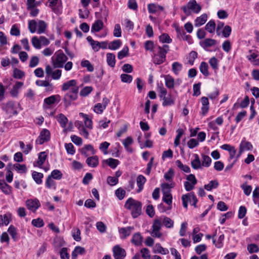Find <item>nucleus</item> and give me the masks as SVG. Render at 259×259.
<instances>
[{"mask_svg": "<svg viewBox=\"0 0 259 259\" xmlns=\"http://www.w3.org/2000/svg\"><path fill=\"white\" fill-rule=\"evenodd\" d=\"M107 64L113 67L115 65V56L112 53H107L106 55Z\"/></svg>", "mask_w": 259, "mask_h": 259, "instance_id": "obj_40", "label": "nucleus"}, {"mask_svg": "<svg viewBox=\"0 0 259 259\" xmlns=\"http://www.w3.org/2000/svg\"><path fill=\"white\" fill-rule=\"evenodd\" d=\"M165 79V85L169 89H172L174 87L175 80L174 78L169 75H164Z\"/></svg>", "mask_w": 259, "mask_h": 259, "instance_id": "obj_29", "label": "nucleus"}, {"mask_svg": "<svg viewBox=\"0 0 259 259\" xmlns=\"http://www.w3.org/2000/svg\"><path fill=\"white\" fill-rule=\"evenodd\" d=\"M81 153L87 157L90 154H95V151L91 145H87L81 149Z\"/></svg>", "mask_w": 259, "mask_h": 259, "instance_id": "obj_22", "label": "nucleus"}, {"mask_svg": "<svg viewBox=\"0 0 259 259\" xmlns=\"http://www.w3.org/2000/svg\"><path fill=\"white\" fill-rule=\"evenodd\" d=\"M128 48L127 46L124 47L122 50L119 51L117 54V58L118 59L121 60L124 57L128 55Z\"/></svg>", "mask_w": 259, "mask_h": 259, "instance_id": "obj_49", "label": "nucleus"}, {"mask_svg": "<svg viewBox=\"0 0 259 259\" xmlns=\"http://www.w3.org/2000/svg\"><path fill=\"white\" fill-rule=\"evenodd\" d=\"M216 44V40L211 38H206L202 42L203 47H210Z\"/></svg>", "mask_w": 259, "mask_h": 259, "instance_id": "obj_50", "label": "nucleus"}, {"mask_svg": "<svg viewBox=\"0 0 259 259\" xmlns=\"http://www.w3.org/2000/svg\"><path fill=\"white\" fill-rule=\"evenodd\" d=\"M51 177L56 180H60L62 177V174L60 170L55 169L51 172Z\"/></svg>", "mask_w": 259, "mask_h": 259, "instance_id": "obj_62", "label": "nucleus"}, {"mask_svg": "<svg viewBox=\"0 0 259 259\" xmlns=\"http://www.w3.org/2000/svg\"><path fill=\"white\" fill-rule=\"evenodd\" d=\"M0 188L3 192L7 195H9L11 193V187L6 183L3 184L1 183Z\"/></svg>", "mask_w": 259, "mask_h": 259, "instance_id": "obj_59", "label": "nucleus"}, {"mask_svg": "<svg viewBox=\"0 0 259 259\" xmlns=\"http://www.w3.org/2000/svg\"><path fill=\"white\" fill-rule=\"evenodd\" d=\"M148 10L150 13L154 14L162 11L163 8L162 6L154 4H150L148 5Z\"/></svg>", "mask_w": 259, "mask_h": 259, "instance_id": "obj_21", "label": "nucleus"}, {"mask_svg": "<svg viewBox=\"0 0 259 259\" xmlns=\"http://www.w3.org/2000/svg\"><path fill=\"white\" fill-rule=\"evenodd\" d=\"M141 254L143 259H150V251L146 248H143L141 249Z\"/></svg>", "mask_w": 259, "mask_h": 259, "instance_id": "obj_63", "label": "nucleus"}, {"mask_svg": "<svg viewBox=\"0 0 259 259\" xmlns=\"http://www.w3.org/2000/svg\"><path fill=\"white\" fill-rule=\"evenodd\" d=\"M174 171L172 169L170 168L167 172L165 173L164 178L166 181H169V182H173L172 178L174 176Z\"/></svg>", "mask_w": 259, "mask_h": 259, "instance_id": "obj_57", "label": "nucleus"}, {"mask_svg": "<svg viewBox=\"0 0 259 259\" xmlns=\"http://www.w3.org/2000/svg\"><path fill=\"white\" fill-rule=\"evenodd\" d=\"M186 181L184 182V187L187 191H190L194 188L195 185L197 183V180L195 176L190 174L186 177Z\"/></svg>", "mask_w": 259, "mask_h": 259, "instance_id": "obj_9", "label": "nucleus"}, {"mask_svg": "<svg viewBox=\"0 0 259 259\" xmlns=\"http://www.w3.org/2000/svg\"><path fill=\"white\" fill-rule=\"evenodd\" d=\"M168 50L169 47L166 45L162 47L158 46L156 48L153 56L154 63L159 65L163 63L165 60L166 54Z\"/></svg>", "mask_w": 259, "mask_h": 259, "instance_id": "obj_2", "label": "nucleus"}, {"mask_svg": "<svg viewBox=\"0 0 259 259\" xmlns=\"http://www.w3.org/2000/svg\"><path fill=\"white\" fill-rule=\"evenodd\" d=\"M25 205L29 210L35 212L40 206V203L37 199L34 198L27 200Z\"/></svg>", "mask_w": 259, "mask_h": 259, "instance_id": "obj_13", "label": "nucleus"}, {"mask_svg": "<svg viewBox=\"0 0 259 259\" xmlns=\"http://www.w3.org/2000/svg\"><path fill=\"white\" fill-rule=\"evenodd\" d=\"M194 159L191 161V166L195 169H200L202 167V164L198 154L193 155Z\"/></svg>", "mask_w": 259, "mask_h": 259, "instance_id": "obj_19", "label": "nucleus"}, {"mask_svg": "<svg viewBox=\"0 0 259 259\" xmlns=\"http://www.w3.org/2000/svg\"><path fill=\"white\" fill-rule=\"evenodd\" d=\"M248 60L254 65H259V55L252 53L247 57Z\"/></svg>", "mask_w": 259, "mask_h": 259, "instance_id": "obj_39", "label": "nucleus"}, {"mask_svg": "<svg viewBox=\"0 0 259 259\" xmlns=\"http://www.w3.org/2000/svg\"><path fill=\"white\" fill-rule=\"evenodd\" d=\"M184 13L187 16L190 15L191 13L198 14L201 10V6L197 4L195 0H191L182 8Z\"/></svg>", "mask_w": 259, "mask_h": 259, "instance_id": "obj_4", "label": "nucleus"}, {"mask_svg": "<svg viewBox=\"0 0 259 259\" xmlns=\"http://www.w3.org/2000/svg\"><path fill=\"white\" fill-rule=\"evenodd\" d=\"M3 109L10 116L16 115L18 114V110L19 108V104L13 101H9L2 104Z\"/></svg>", "mask_w": 259, "mask_h": 259, "instance_id": "obj_5", "label": "nucleus"}, {"mask_svg": "<svg viewBox=\"0 0 259 259\" xmlns=\"http://www.w3.org/2000/svg\"><path fill=\"white\" fill-rule=\"evenodd\" d=\"M81 66L82 67L87 68V70L90 72L94 71V67L88 60L82 61L81 62Z\"/></svg>", "mask_w": 259, "mask_h": 259, "instance_id": "obj_60", "label": "nucleus"}, {"mask_svg": "<svg viewBox=\"0 0 259 259\" xmlns=\"http://www.w3.org/2000/svg\"><path fill=\"white\" fill-rule=\"evenodd\" d=\"M207 19V16L206 14L201 15L200 17H197L195 20V26L199 27L204 24Z\"/></svg>", "mask_w": 259, "mask_h": 259, "instance_id": "obj_28", "label": "nucleus"}, {"mask_svg": "<svg viewBox=\"0 0 259 259\" xmlns=\"http://www.w3.org/2000/svg\"><path fill=\"white\" fill-rule=\"evenodd\" d=\"M31 42L33 46L36 49H40L41 48V44L39 38L36 36H33L31 38Z\"/></svg>", "mask_w": 259, "mask_h": 259, "instance_id": "obj_61", "label": "nucleus"}, {"mask_svg": "<svg viewBox=\"0 0 259 259\" xmlns=\"http://www.w3.org/2000/svg\"><path fill=\"white\" fill-rule=\"evenodd\" d=\"M50 139V133L47 129H43L37 139L36 140V143L37 144H42L45 142L49 141Z\"/></svg>", "mask_w": 259, "mask_h": 259, "instance_id": "obj_12", "label": "nucleus"}, {"mask_svg": "<svg viewBox=\"0 0 259 259\" xmlns=\"http://www.w3.org/2000/svg\"><path fill=\"white\" fill-rule=\"evenodd\" d=\"M219 186V183L217 180H212L208 184L205 185L204 187L207 191H211L213 189L217 188Z\"/></svg>", "mask_w": 259, "mask_h": 259, "instance_id": "obj_43", "label": "nucleus"}, {"mask_svg": "<svg viewBox=\"0 0 259 259\" xmlns=\"http://www.w3.org/2000/svg\"><path fill=\"white\" fill-rule=\"evenodd\" d=\"M57 120L62 127H65L66 125L67 122H68V119L63 114H60L58 115L57 117Z\"/></svg>", "mask_w": 259, "mask_h": 259, "instance_id": "obj_46", "label": "nucleus"}, {"mask_svg": "<svg viewBox=\"0 0 259 259\" xmlns=\"http://www.w3.org/2000/svg\"><path fill=\"white\" fill-rule=\"evenodd\" d=\"M113 251L115 259H123L126 255L124 249L119 246H115L113 249Z\"/></svg>", "mask_w": 259, "mask_h": 259, "instance_id": "obj_15", "label": "nucleus"}, {"mask_svg": "<svg viewBox=\"0 0 259 259\" xmlns=\"http://www.w3.org/2000/svg\"><path fill=\"white\" fill-rule=\"evenodd\" d=\"M252 148L253 146L250 142L246 141H241L239 145V152L237 154L236 158L234 162L237 160L238 158L240 156L243 152L247 151H250Z\"/></svg>", "mask_w": 259, "mask_h": 259, "instance_id": "obj_11", "label": "nucleus"}, {"mask_svg": "<svg viewBox=\"0 0 259 259\" xmlns=\"http://www.w3.org/2000/svg\"><path fill=\"white\" fill-rule=\"evenodd\" d=\"M175 186V183L174 182L168 183H163L161 185V190L162 193H170V189L172 188Z\"/></svg>", "mask_w": 259, "mask_h": 259, "instance_id": "obj_33", "label": "nucleus"}, {"mask_svg": "<svg viewBox=\"0 0 259 259\" xmlns=\"http://www.w3.org/2000/svg\"><path fill=\"white\" fill-rule=\"evenodd\" d=\"M121 45V41L119 39L111 41L108 46V48L110 50H116L118 49Z\"/></svg>", "mask_w": 259, "mask_h": 259, "instance_id": "obj_45", "label": "nucleus"}, {"mask_svg": "<svg viewBox=\"0 0 259 259\" xmlns=\"http://www.w3.org/2000/svg\"><path fill=\"white\" fill-rule=\"evenodd\" d=\"M79 116L83 117L84 119V122L85 126L87 128L90 129H92L93 128L92 125V121L91 119L89 118L88 115L87 114H84L83 113H79Z\"/></svg>", "mask_w": 259, "mask_h": 259, "instance_id": "obj_37", "label": "nucleus"}, {"mask_svg": "<svg viewBox=\"0 0 259 259\" xmlns=\"http://www.w3.org/2000/svg\"><path fill=\"white\" fill-rule=\"evenodd\" d=\"M37 23L34 20H30L28 22V29L32 33L36 31Z\"/></svg>", "mask_w": 259, "mask_h": 259, "instance_id": "obj_52", "label": "nucleus"}, {"mask_svg": "<svg viewBox=\"0 0 259 259\" xmlns=\"http://www.w3.org/2000/svg\"><path fill=\"white\" fill-rule=\"evenodd\" d=\"M162 221L164 225L167 228H171L174 226V221L168 217H164Z\"/></svg>", "mask_w": 259, "mask_h": 259, "instance_id": "obj_58", "label": "nucleus"}, {"mask_svg": "<svg viewBox=\"0 0 259 259\" xmlns=\"http://www.w3.org/2000/svg\"><path fill=\"white\" fill-rule=\"evenodd\" d=\"M176 164L181 170L183 171L184 172L187 173L190 172V167L187 165L183 164L180 160H176Z\"/></svg>", "mask_w": 259, "mask_h": 259, "instance_id": "obj_44", "label": "nucleus"}, {"mask_svg": "<svg viewBox=\"0 0 259 259\" xmlns=\"http://www.w3.org/2000/svg\"><path fill=\"white\" fill-rule=\"evenodd\" d=\"M88 166L92 167H96L99 164V159L97 156H91L86 160Z\"/></svg>", "mask_w": 259, "mask_h": 259, "instance_id": "obj_20", "label": "nucleus"}, {"mask_svg": "<svg viewBox=\"0 0 259 259\" xmlns=\"http://www.w3.org/2000/svg\"><path fill=\"white\" fill-rule=\"evenodd\" d=\"M8 232L14 241H16L18 240L17 229L15 227L11 225L8 229Z\"/></svg>", "mask_w": 259, "mask_h": 259, "instance_id": "obj_41", "label": "nucleus"}, {"mask_svg": "<svg viewBox=\"0 0 259 259\" xmlns=\"http://www.w3.org/2000/svg\"><path fill=\"white\" fill-rule=\"evenodd\" d=\"M45 72L48 76H51L54 80H58L61 76L62 71L60 69L53 70L49 65L46 66Z\"/></svg>", "mask_w": 259, "mask_h": 259, "instance_id": "obj_10", "label": "nucleus"}, {"mask_svg": "<svg viewBox=\"0 0 259 259\" xmlns=\"http://www.w3.org/2000/svg\"><path fill=\"white\" fill-rule=\"evenodd\" d=\"M47 27V23L43 20H39L37 24L36 32L38 34H42L46 32Z\"/></svg>", "mask_w": 259, "mask_h": 259, "instance_id": "obj_23", "label": "nucleus"}, {"mask_svg": "<svg viewBox=\"0 0 259 259\" xmlns=\"http://www.w3.org/2000/svg\"><path fill=\"white\" fill-rule=\"evenodd\" d=\"M85 253V249L81 246H76L72 252V259H76L78 254H83Z\"/></svg>", "mask_w": 259, "mask_h": 259, "instance_id": "obj_32", "label": "nucleus"}, {"mask_svg": "<svg viewBox=\"0 0 259 259\" xmlns=\"http://www.w3.org/2000/svg\"><path fill=\"white\" fill-rule=\"evenodd\" d=\"M163 201L165 202L166 204L168 205V207L167 209H170L171 208V203H172V196L170 193H162Z\"/></svg>", "mask_w": 259, "mask_h": 259, "instance_id": "obj_25", "label": "nucleus"}, {"mask_svg": "<svg viewBox=\"0 0 259 259\" xmlns=\"http://www.w3.org/2000/svg\"><path fill=\"white\" fill-rule=\"evenodd\" d=\"M133 139L131 137H127L122 142L126 150L129 153H132L133 149L130 146L133 143Z\"/></svg>", "mask_w": 259, "mask_h": 259, "instance_id": "obj_24", "label": "nucleus"}, {"mask_svg": "<svg viewBox=\"0 0 259 259\" xmlns=\"http://www.w3.org/2000/svg\"><path fill=\"white\" fill-rule=\"evenodd\" d=\"M75 88H78L77 85V81L75 79H72L64 82L62 84V90L63 91H66L70 89L71 91H72V89Z\"/></svg>", "mask_w": 259, "mask_h": 259, "instance_id": "obj_17", "label": "nucleus"}, {"mask_svg": "<svg viewBox=\"0 0 259 259\" xmlns=\"http://www.w3.org/2000/svg\"><path fill=\"white\" fill-rule=\"evenodd\" d=\"M221 148L225 150L228 151L229 152L230 159H232L236 158V150L234 146H231L229 144H224L221 146Z\"/></svg>", "mask_w": 259, "mask_h": 259, "instance_id": "obj_16", "label": "nucleus"}, {"mask_svg": "<svg viewBox=\"0 0 259 259\" xmlns=\"http://www.w3.org/2000/svg\"><path fill=\"white\" fill-rule=\"evenodd\" d=\"M177 135L175 138L174 144L177 147L180 144V140L182 136L184 134V131L182 128H179L177 131Z\"/></svg>", "mask_w": 259, "mask_h": 259, "instance_id": "obj_56", "label": "nucleus"}, {"mask_svg": "<svg viewBox=\"0 0 259 259\" xmlns=\"http://www.w3.org/2000/svg\"><path fill=\"white\" fill-rule=\"evenodd\" d=\"M153 252L155 253H161L162 254H167L169 252L167 249L162 247L159 243L155 244L153 248Z\"/></svg>", "mask_w": 259, "mask_h": 259, "instance_id": "obj_34", "label": "nucleus"}, {"mask_svg": "<svg viewBox=\"0 0 259 259\" xmlns=\"http://www.w3.org/2000/svg\"><path fill=\"white\" fill-rule=\"evenodd\" d=\"M182 69V65L178 62H175L172 64V70L173 72L176 74L178 75L179 74L180 71Z\"/></svg>", "mask_w": 259, "mask_h": 259, "instance_id": "obj_47", "label": "nucleus"}, {"mask_svg": "<svg viewBox=\"0 0 259 259\" xmlns=\"http://www.w3.org/2000/svg\"><path fill=\"white\" fill-rule=\"evenodd\" d=\"M32 178L37 184H39L42 183L41 179L43 178V174L36 171H34L32 173Z\"/></svg>", "mask_w": 259, "mask_h": 259, "instance_id": "obj_51", "label": "nucleus"}, {"mask_svg": "<svg viewBox=\"0 0 259 259\" xmlns=\"http://www.w3.org/2000/svg\"><path fill=\"white\" fill-rule=\"evenodd\" d=\"M80 231L78 228H74L72 233L73 239L76 241L81 240Z\"/></svg>", "mask_w": 259, "mask_h": 259, "instance_id": "obj_53", "label": "nucleus"}, {"mask_svg": "<svg viewBox=\"0 0 259 259\" xmlns=\"http://www.w3.org/2000/svg\"><path fill=\"white\" fill-rule=\"evenodd\" d=\"M103 22L100 20L96 21L92 25L91 31L92 32H99L103 27Z\"/></svg>", "mask_w": 259, "mask_h": 259, "instance_id": "obj_26", "label": "nucleus"}, {"mask_svg": "<svg viewBox=\"0 0 259 259\" xmlns=\"http://www.w3.org/2000/svg\"><path fill=\"white\" fill-rule=\"evenodd\" d=\"M162 227L161 219H156L154 220L151 229V235L153 237L160 238L162 236L160 229Z\"/></svg>", "mask_w": 259, "mask_h": 259, "instance_id": "obj_7", "label": "nucleus"}, {"mask_svg": "<svg viewBox=\"0 0 259 259\" xmlns=\"http://www.w3.org/2000/svg\"><path fill=\"white\" fill-rule=\"evenodd\" d=\"M78 90L79 88H73L72 91L65 94L63 98V101L66 107L71 105V102L77 99Z\"/></svg>", "mask_w": 259, "mask_h": 259, "instance_id": "obj_6", "label": "nucleus"}, {"mask_svg": "<svg viewBox=\"0 0 259 259\" xmlns=\"http://www.w3.org/2000/svg\"><path fill=\"white\" fill-rule=\"evenodd\" d=\"M208 69V66L207 63L205 62L201 63L199 66V70L205 76H207L209 74Z\"/></svg>", "mask_w": 259, "mask_h": 259, "instance_id": "obj_42", "label": "nucleus"}, {"mask_svg": "<svg viewBox=\"0 0 259 259\" xmlns=\"http://www.w3.org/2000/svg\"><path fill=\"white\" fill-rule=\"evenodd\" d=\"M12 215L10 212H7L4 215H0V227L7 226L12 220Z\"/></svg>", "mask_w": 259, "mask_h": 259, "instance_id": "obj_18", "label": "nucleus"}, {"mask_svg": "<svg viewBox=\"0 0 259 259\" xmlns=\"http://www.w3.org/2000/svg\"><path fill=\"white\" fill-rule=\"evenodd\" d=\"M202 160H201V164L202 167H209L211 163V159L210 157L206 155L202 154Z\"/></svg>", "mask_w": 259, "mask_h": 259, "instance_id": "obj_38", "label": "nucleus"}, {"mask_svg": "<svg viewBox=\"0 0 259 259\" xmlns=\"http://www.w3.org/2000/svg\"><path fill=\"white\" fill-rule=\"evenodd\" d=\"M124 207L131 211L133 218L138 217L142 213V203L132 198H130L126 200Z\"/></svg>", "mask_w": 259, "mask_h": 259, "instance_id": "obj_1", "label": "nucleus"}, {"mask_svg": "<svg viewBox=\"0 0 259 259\" xmlns=\"http://www.w3.org/2000/svg\"><path fill=\"white\" fill-rule=\"evenodd\" d=\"M110 100L106 97L103 99L102 103H97L94 106V111L97 114H101L106 108Z\"/></svg>", "mask_w": 259, "mask_h": 259, "instance_id": "obj_14", "label": "nucleus"}, {"mask_svg": "<svg viewBox=\"0 0 259 259\" xmlns=\"http://www.w3.org/2000/svg\"><path fill=\"white\" fill-rule=\"evenodd\" d=\"M146 181V178L143 175H139L137 178V184L138 186V192H140L143 189V185Z\"/></svg>", "mask_w": 259, "mask_h": 259, "instance_id": "obj_35", "label": "nucleus"}, {"mask_svg": "<svg viewBox=\"0 0 259 259\" xmlns=\"http://www.w3.org/2000/svg\"><path fill=\"white\" fill-rule=\"evenodd\" d=\"M215 28V24L213 21H209L205 25V29L209 33H213Z\"/></svg>", "mask_w": 259, "mask_h": 259, "instance_id": "obj_55", "label": "nucleus"}, {"mask_svg": "<svg viewBox=\"0 0 259 259\" xmlns=\"http://www.w3.org/2000/svg\"><path fill=\"white\" fill-rule=\"evenodd\" d=\"M19 146L20 148L23 150V152L25 154H27L31 150L32 148V146L30 144L25 146L24 143L22 141L19 142Z\"/></svg>", "mask_w": 259, "mask_h": 259, "instance_id": "obj_48", "label": "nucleus"}, {"mask_svg": "<svg viewBox=\"0 0 259 259\" xmlns=\"http://www.w3.org/2000/svg\"><path fill=\"white\" fill-rule=\"evenodd\" d=\"M87 40L90 43L93 49L95 51H98L101 48V44L99 41L93 40L91 36H88L87 38Z\"/></svg>", "mask_w": 259, "mask_h": 259, "instance_id": "obj_36", "label": "nucleus"}, {"mask_svg": "<svg viewBox=\"0 0 259 259\" xmlns=\"http://www.w3.org/2000/svg\"><path fill=\"white\" fill-rule=\"evenodd\" d=\"M134 229V227H127L125 228H121L119 229V232L122 235L123 238L128 236L132 231Z\"/></svg>", "mask_w": 259, "mask_h": 259, "instance_id": "obj_31", "label": "nucleus"}, {"mask_svg": "<svg viewBox=\"0 0 259 259\" xmlns=\"http://www.w3.org/2000/svg\"><path fill=\"white\" fill-rule=\"evenodd\" d=\"M103 163H106L112 168H115L119 164V161L117 159L109 158L107 159L104 160Z\"/></svg>", "mask_w": 259, "mask_h": 259, "instance_id": "obj_30", "label": "nucleus"}, {"mask_svg": "<svg viewBox=\"0 0 259 259\" xmlns=\"http://www.w3.org/2000/svg\"><path fill=\"white\" fill-rule=\"evenodd\" d=\"M67 59L66 55L62 51L59 50L52 57V64L54 68H62Z\"/></svg>", "mask_w": 259, "mask_h": 259, "instance_id": "obj_3", "label": "nucleus"}, {"mask_svg": "<svg viewBox=\"0 0 259 259\" xmlns=\"http://www.w3.org/2000/svg\"><path fill=\"white\" fill-rule=\"evenodd\" d=\"M143 240V237L139 233H136L133 236L131 242L135 245L139 246L141 245Z\"/></svg>", "mask_w": 259, "mask_h": 259, "instance_id": "obj_27", "label": "nucleus"}, {"mask_svg": "<svg viewBox=\"0 0 259 259\" xmlns=\"http://www.w3.org/2000/svg\"><path fill=\"white\" fill-rule=\"evenodd\" d=\"M60 255L61 259H69V254L67 252V248H62L60 251Z\"/></svg>", "mask_w": 259, "mask_h": 259, "instance_id": "obj_64", "label": "nucleus"}, {"mask_svg": "<svg viewBox=\"0 0 259 259\" xmlns=\"http://www.w3.org/2000/svg\"><path fill=\"white\" fill-rule=\"evenodd\" d=\"M183 206L187 208L188 207V203L190 202L192 205L195 207L196 206L197 199L193 192H191L185 195L182 197Z\"/></svg>", "mask_w": 259, "mask_h": 259, "instance_id": "obj_8", "label": "nucleus"}, {"mask_svg": "<svg viewBox=\"0 0 259 259\" xmlns=\"http://www.w3.org/2000/svg\"><path fill=\"white\" fill-rule=\"evenodd\" d=\"M13 167L16 170L20 173H25L27 171V168L25 164L16 163L14 164Z\"/></svg>", "mask_w": 259, "mask_h": 259, "instance_id": "obj_54", "label": "nucleus"}]
</instances>
